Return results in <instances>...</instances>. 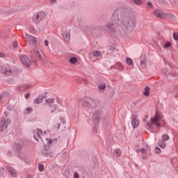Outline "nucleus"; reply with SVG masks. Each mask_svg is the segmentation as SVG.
<instances>
[{
	"label": "nucleus",
	"mask_w": 178,
	"mask_h": 178,
	"mask_svg": "<svg viewBox=\"0 0 178 178\" xmlns=\"http://www.w3.org/2000/svg\"><path fill=\"white\" fill-rule=\"evenodd\" d=\"M171 44L170 42H168L164 44L165 48H169L170 47Z\"/></svg>",
	"instance_id": "obj_39"
},
{
	"label": "nucleus",
	"mask_w": 178,
	"mask_h": 178,
	"mask_svg": "<svg viewBox=\"0 0 178 178\" xmlns=\"http://www.w3.org/2000/svg\"><path fill=\"white\" fill-rule=\"evenodd\" d=\"M115 156H120L122 152L119 149H115L113 152Z\"/></svg>",
	"instance_id": "obj_21"
},
{
	"label": "nucleus",
	"mask_w": 178,
	"mask_h": 178,
	"mask_svg": "<svg viewBox=\"0 0 178 178\" xmlns=\"http://www.w3.org/2000/svg\"><path fill=\"white\" fill-rule=\"evenodd\" d=\"M21 62L25 65L26 66V67H29V66H30V63H31V61H30V60L29 59L28 57H26V56H21Z\"/></svg>",
	"instance_id": "obj_13"
},
{
	"label": "nucleus",
	"mask_w": 178,
	"mask_h": 178,
	"mask_svg": "<svg viewBox=\"0 0 178 178\" xmlns=\"http://www.w3.org/2000/svg\"><path fill=\"white\" fill-rule=\"evenodd\" d=\"M62 119H63V118L60 117V120H62Z\"/></svg>",
	"instance_id": "obj_52"
},
{
	"label": "nucleus",
	"mask_w": 178,
	"mask_h": 178,
	"mask_svg": "<svg viewBox=\"0 0 178 178\" xmlns=\"http://www.w3.org/2000/svg\"><path fill=\"white\" fill-rule=\"evenodd\" d=\"M22 147H23V142L22 141L18 142V145L17 146V149L22 148Z\"/></svg>",
	"instance_id": "obj_33"
},
{
	"label": "nucleus",
	"mask_w": 178,
	"mask_h": 178,
	"mask_svg": "<svg viewBox=\"0 0 178 178\" xmlns=\"http://www.w3.org/2000/svg\"><path fill=\"white\" fill-rule=\"evenodd\" d=\"M177 97L178 98V95L177 96Z\"/></svg>",
	"instance_id": "obj_54"
},
{
	"label": "nucleus",
	"mask_w": 178,
	"mask_h": 178,
	"mask_svg": "<svg viewBox=\"0 0 178 178\" xmlns=\"http://www.w3.org/2000/svg\"><path fill=\"white\" fill-rule=\"evenodd\" d=\"M162 122L165 124V120H162V116L159 114V112H156L155 115L151 119V122L147 123V126L149 129H154V127H161Z\"/></svg>",
	"instance_id": "obj_3"
},
{
	"label": "nucleus",
	"mask_w": 178,
	"mask_h": 178,
	"mask_svg": "<svg viewBox=\"0 0 178 178\" xmlns=\"http://www.w3.org/2000/svg\"><path fill=\"white\" fill-rule=\"evenodd\" d=\"M63 35L64 40L65 41H69L70 40V35H69V34H65V35L63 34Z\"/></svg>",
	"instance_id": "obj_28"
},
{
	"label": "nucleus",
	"mask_w": 178,
	"mask_h": 178,
	"mask_svg": "<svg viewBox=\"0 0 178 178\" xmlns=\"http://www.w3.org/2000/svg\"><path fill=\"white\" fill-rule=\"evenodd\" d=\"M147 6L149 8H152V6H154L152 5V3H151V2H149V1H148V2L147 3Z\"/></svg>",
	"instance_id": "obj_40"
},
{
	"label": "nucleus",
	"mask_w": 178,
	"mask_h": 178,
	"mask_svg": "<svg viewBox=\"0 0 178 178\" xmlns=\"http://www.w3.org/2000/svg\"><path fill=\"white\" fill-rule=\"evenodd\" d=\"M105 88H106V86L104 83L99 85V90H105Z\"/></svg>",
	"instance_id": "obj_30"
},
{
	"label": "nucleus",
	"mask_w": 178,
	"mask_h": 178,
	"mask_svg": "<svg viewBox=\"0 0 178 178\" xmlns=\"http://www.w3.org/2000/svg\"><path fill=\"white\" fill-rule=\"evenodd\" d=\"M3 56H5V55L3 54V53L0 52V58H3Z\"/></svg>",
	"instance_id": "obj_45"
},
{
	"label": "nucleus",
	"mask_w": 178,
	"mask_h": 178,
	"mask_svg": "<svg viewBox=\"0 0 178 178\" xmlns=\"http://www.w3.org/2000/svg\"><path fill=\"white\" fill-rule=\"evenodd\" d=\"M11 155H12V153H10V152H8V156H10Z\"/></svg>",
	"instance_id": "obj_47"
},
{
	"label": "nucleus",
	"mask_w": 178,
	"mask_h": 178,
	"mask_svg": "<svg viewBox=\"0 0 178 178\" xmlns=\"http://www.w3.org/2000/svg\"><path fill=\"white\" fill-rule=\"evenodd\" d=\"M136 152L138 154H141L142 158L143 159H147V158L149 156V154L151 152V146L146 147V149L143 147L138 149H136Z\"/></svg>",
	"instance_id": "obj_6"
},
{
	"label": "nucleus",
	"mask_w": 178,
	"mask_h": 178,
	"mask_svg": "<svg viewBox=\"0 0 178 178\" xmlns=\"http://www.w3.org/2000/svg\"><path fill=\"white\" fill-rule=\"evenodd\" d=\"M154 15L156 17H159V19H166L167 17H173V14L166 13L163 12L162 10L156 9L154 11Z\"/></svg>",
	"instance_id": "obj_7"
},
{
	"label": "nucleus",
	"mask_w": 178,
	"mask_h": 178,
	"mask_svg": "<svg viewBox=\"0 0 178 178\" xmlns=\"http://www.w3.org/2000/svg\"><path fill=\"white\" fill-rule=\"evenodd\" d=\"M44 103L43 106H42V109H43V111H46V112H49L50 113H55V112L58 111V106L55 104V99L52 98L45 99L44 97H37L33 102L35 104H38L44 102Z\"/></svg>",
	"instance_id": "obj_1"
},
{
	"label": "nucleus",
	"mask_w": 178,
	"mask_h": 178,
	"mask_svg": "<svg viewBox=\"0 0 178 178\" xmlns=\"http://www.w3.org/2000/svg\"><path fill=\"white\" fill-rule=\"evenodd\" d=\"M115 27H116L115 25H111V26L109 27V29H110V30H111V31H115L116 30V28H115Z\"/></svg>",
	"instance_id": "obj_38"
},
{
	"label": "nucleus",
	"mask_w": 178,
	"mask_h": 178,
	"mask_svg": "<svg viewBox=\"0 0 178 178\" xmlns=\"http://www.w3.org/2000/svg\"><path fill=\"white\" fill-rule=\"evenodd\" d=\"M33 138L36 141H42L43 143L44 149L48 151L51 148V144H52V140L47 138L45 133L42 134V130L36 129L34 130Z\"/></svg>",
	"instance_id": "obj_2"
},
{
	"label": "nucleus",
	"mask_w": 178,
	"mask_h": 178,
	"mask_svg": "<svg viewBox=\"0 0 178 178\" xmlns=\"http://www.w3.org/2000/svg\"><path fill=\"white\" fill-rule=\"evenodd\" d=\"M170 137L168 136V134H163L162 136V141L165 142V141H168V140H169Z\"/></svg>",
	"instance_id": "obj_24"
},
{
	"label": "nucleus",
	"mask_w": 178,
	"mask_h": 178,
	"mask_svg": "<svg viewBox=\"0 0 178 178\" xmlns=\"http://www.w3.org/2000/svg\"><path fill=\"white\" fill-rule=\"evenodd\" d=\"M159 147H161V148H166V143L163 142H159L158 144Z\"/></svg>",
	"instance_id": "obj_23"
},
{
	"label": "nucleus",
	"mask_w": 178,
	"mask_h": 178,
	"mask_svg": "<svg viewBox=\"0 0 178 178\" xmlns=\"http://www.w3.org/2000/svg\"><path fill=\"white\" fill-rule=\"evenodd\" d=\"M33 52H34V54H35V55L38 58H41V54H40L41 49H40V48H38L37 47H34Z\"/></svg>",
	"instance_id": "obj_16"
},
{
	"label": "nucleus",
	"mask_w": 178,
	"mask_h": 178,
	"mask_svg": "<svg viewBox=\"0 0 178 178\" xmlns=\"http://www.w3.org/2000/svg\"><path fill=\"white\" fill-rule=\"evenodd\" d=\"M27 178H33V175H29Z\"/></svg>",
	"instance_id": "obj_48"
},
{
	"label": "nucleus",
	"mask_w": 178,
	"mask_h": 178,
	"mask_svg": "<svg viewBox=\"0 0 178 178\" xmlns=\"http://www.w3.org/2000/svg\"><path fill=\"white\" fill-rule=\"evenodd\" d=\"M10 119L8 118V117H1L0 127L2 130H6L8 128V126L10 124Z\"/></svg>",
	"instance_id": "obj_8"
},
{
	"label": "nucleus",
	"mask_w": 178,
	"mask_h": 178,
	"mask_svg": "<svg viewBox=\"0 0 178 178\" xmlns=\"http://www.w3.org/2000/svg\"><path fill=\"white\" fill-rule=\"evenodd\" d=\"M30 87H31V85H30V84L23 85L22 86V90H29V88H30Z\"/></svg>",
	"instance_id": "obj_32"
},
{
	"label": "nucleus",
	"mask_w": 178,
	"mask_h": 178,
	"mask_svg": "<svg viewBox=\"0 0 178 178\" xmlns=\"http://www.w3.org/2000/svg\"><path fill=\"white\" fill-rule=\"evenodd\" d=\"M133 1L134 3H136V5H143V0H133Z\"/></svg>",
	"instance_id": "obj_27"
},
{
	"label": "nucleus",
	"mask_w": 178,
	"mask_h": 178,
	"mask_svg": "<svg viewBox=\"0 0 178 178\" xmlns=\"http://www.w3.org/2000/svg\"><path fill=\"white\" fill-rule=\"evenodd\" d=\"M2 98H3V97L2 95H0V101L1 99H2Z\"/></svg>",
	"instance_id": "obj_50"
},
{
	"label": "nucleus",
	"mask_w": 178,
	"mask_h": 178,
	"mask_svg": "<svg viewBox=\"0 0 178 178\" xmlns=\"http://www.w3.org/2000/svg\"><path fill=\"white\" fill-rule=\"evenodd\" d=\"M25 98H26V99H29L30 98V93H26L25 95Z\"/></svg>",
	"instance_id": "obj_43"
},
{
	"label": "nucleus",
	"mask_w": 178,
	"mask_h": 178,
	"mask_svg": "<svg viewBox=\"0 0 178 178\" xmlns=\"http://www.w3.org/2000/svg\"><path fill=\"white\" fill-rule=\"evenodd\" d=\"M123 9H122V8H118L117 9H115V10L114 11V15L115 16H122V13Z\"/></svg>",
	"instance_id": "obj_18"
},
{
	"label": "nucleus",
	"mask_w": 178,
	"mask_h": 178,
	"mask_svg": "<svg viewBox=\"0 0 178 178\" xmlns=\"http://www.w3.org/2000/svg\"><path fill=\"white\" fill-rule=\"evenodd\" d=\"M70 62V63H72V65H74V63H77V58H76V57L71 58Z\"/></svg>",
	"instance_id": "obj_26"
},
{
	"label": "nucleus",
	"mask_w": 178,
	"mask_h": 178,
	"mask_svg": "<svg viewBox=\"0 0 178 178\" xmlns=\"http://www.w3.org/2000/svg\"><path fill=\"white\" fill-rule=\"evenodd\" d=\"M154 152L156 154H160L161 153V148L156 147L155 149H154Z\"/></svg>",
	"instance_id": "obj_36"
},
{
	"label": "nucleus",
	"mask_w": 178,
	"mask_h": 178,
	"mask_svg": "<svg viewBox=\"0 0 178 178\" xmlns=\"http://www.w3.org/2000/svg\"><path fill=\"white\" fill-rule=\"evenodd\" d=\"M31 112H33V107H26L24 111L25 114L31 113Z\"/></svg>",
	"instance_id": "obj_19"
},
{
	"label": "nucleus",
	"mask_w": 178,
	"mask_h": 178,
	"mask_svg": "<svg viewBox=\"0 0 178 178\" xmlns=\"http://www.w3.org/2000/svg\"><path fill=\"white\" fill-rule=\"evenodd\" d=\"M26 41L32 47L37 45V42H38V40H37L36 38H34V36L31 35H26Z\"/></svg>",
	"instance_id": "obj_11"
},
{
	"label": "nucleus",
	"mask_w": 178,
	"mask_h": 178,
	"mask_svg": "<svg viewBox=\"0 0 178 178\" xmlns=\"http://www.w3.org/2000/svg\"><path fill=\"white\" fill-rule=\"evenodd\" d=\"M44 45H45L46 47H48V45H49V42H48L47 40H44Z\"/></svg>",
	"instance_id": "obj_44"
},
{
	"label": "nucleus",
	"mask_w": 178,
	"mask_h": 178,
	"mask_svg": "<svg viewBox=\"0 0 178 178\" xmlns=\"http://www.w3.org/2000/svg\"><path fill=\"white\" fill-rule=\"evenodd\" d=\"M45 19V13L44 12H39L36 17L34 18L33 22L36 24H40V22H42Z\"/></svg>",
	"instance_id": "obj_10"
},
{
	"label": "nucleus",
	"mask_w": 178,
	"mask_h": 178,
	"mask_svg": "<svg viewBox=\"0 0 178 178\" xmlns=\"http://www.w3.org/2000/svg\"><path fill=\"white\" fill-rule=\"evenodd\" d=\"M60 129V123H58L57 125L54 127V130H59Z\"/></svg>",
	"instance_id": "obj_37"
},
{
	"label": "nucleus",
	"mask_w": 178,
	"mask_h": 178,
	"mask_svg": "<svg viewBox=\"0 0 178 178\" xmlns=\"http://www.w3.org/2000/svg\"><path fill=\"white\" fill-rule=\"evenodd\" d=\"M118 66H120V67H122V64H118Z\"/></svg>",
	"instance_id": "obj_51"
},
{
	"label": "nucleus",
	"mask_w": 178,
	"mask_h": 178,
	"mask_svg": "<svg viewBox=\"0 0 178 178\" xmlns=\"http://www.w3.org/2000/svg\"><path fill=\"white\" fill-rule=\"evenodd\" d=\"M13 47H14V48H17V42H14L13 43Z\"/></svg>",
	"instance_id": "obj_42"
},
{
	"label": "nucleus",
	"mask_w": 178,
	"mask_h": 178,
	"mask_svg": "<svg viewBox=\"0 0 178 178\" xmlns=\"http://www.w3.org/2000/svg\"><path fill=\"white\" fill-rule=\"evenodd\" d=\"M83 106L88 109H94L97 107V100L91 98H85L83 99Z\"/></svg>",
	"instance_id": "obj_4"
},
{
	"label": "nucleus",
	"mask_w": 178,
	"mask_h": 178,
	"mask_svg": "<svg viewBox=\"0 0 178 178\" xmlns=\"http://www.w3.org/2000/svg\"><path fill=\"white\" fill-rule=\"evenodd\" d=\"M93 56L95 57H98V56H101V51H95L94 53H93Z\"/></svg>",
	"instance_id": "obj_29"
},
{
	"label": "nucleus",
	"mask_w": 178,
	"mask_h": 178,
	"mask_svg": "<svg viewBox=\"0 0 178 178\" xmlns=\"http://www.w3.org/2000/svg\"><path fill=\"white\" fill-rule=\"evenodd\" d=\"M126 63H127V65H130V66H133L134 65L133 60H131V58H127L126 59Z\"/></svg>",
	"instance_id": "obj_22"
},
{
	"label": "nucleus",
	"mask_w": 178,
	"mask_h": 178,
	"mask_svg": "<svg viewBox=\"0 0 178 178\" xmlns=\"http://www.w3.org/2000/svg\"><path fill=\"white\" fill-rule=\"evenodd\" d=\"M140 67L145 69L147 67V64L144 61H140Z\"/></svg>",
	"instance_id": "obj_31"
},
{
	"label": "nucleus",
	"mask_w": 178,
	"mask_h": 178,
	"mask_svg": "<svg viewBox=\"0 0 178 178\" xmlns=\"http://www.w3.org/2000/svg\"><path fill=\"white\" fill-rule=\"evenodd\" d=\"M38 169H39L40 172H42L44 170V165L42 164H39Z\"/></svg>",
	"instance_id": "obj_35"
},
{
	"label": "nucleus",
	"mask_w": 178,
	"mask_h": 178,
	"mask_svg": "<svg viewBox=\"0 0 178 178\" xmlns=\"http://www.w3.org/2000/svg\"><path fill=\"white\" fill-rule=\"evenodd\" d=\"M143 122H146V120H143Z\"/></svg>",
	"instance_id": "obj_53"
},
{
	"label": "nucleus",
	"mask_w": 178,
	"mask_h": 178,
	"mask_svg": "<svg viewBox=\"0 0 178 178\" xmlns=\"http://www.w3.org/2000/svg\"><path fill=\"white\" fill-rule=\"evenodd\" d=\"M143 95H145V97H148L149 95V87L147 86L145 88V91L143 92Z\"/></svg>",
	"instance_id": "obj_20"
},
{
	"label": "nucleus",
	"mask_w": 178,
	"mask_h": 178,
	"mask_svg": "<svg viewBox=\"0 0 178 178\" xmlns=\"http://www.w3.org/2000/svg\"><path fill=\"white\" fill-rule=\"evenodd\" d=\"M19 158H20V159H23V158H24V156H22V157H20V156H19Z\"/></svg>",
	"instance_id": "obj_49"
},
{
	"label": "nucleus",
	"mask_w": 178,
	"mask_h": 178,
	"mask_svg": "<svg viewBox=\"0 0 178 178\" xmlns=\"http://www.w3.org/2000/svg\"><path fill=\"white\" fill-rule=\"evenodd\" d=\"M128 26L131 30H134L136 28L137 24V19L133 15H130L129 19H128Z\"/></svg>",
	"instance_id": "obj_9"
},
{
	"label": "nucleus",
	"mask_w": 178,
	"mask_h": 178,
	"mask_svg": "<svg viewBox=\"0 0 178 178\" xmlns=\"http://www.w3.org/2000/svg\"><path fill=\"white\" fill-rule=\"evenodd\" d=\"M5 175H6L5 168H3V167L0 168V176H5Z\"/></svg>",
	"instance_id": "obj_25"
},
{
	"label": "nucleus",
	"mask_w": 178,
	"mask_h": 178,
	"mask_svg": "<svg viewBox=\"0 0 178 178\" xmlns=\"http://www.w3.org/2000/svg\"><path fill=\"white\" fill-rule=\"evenodd\" d=\"M50 2L51 3H55V2H56V0H50Z\"/></svg>",
	"instance_id": "obj_46"
},
{
	"label": "nucleus",
	"mask_w": 178,
	"mask_h": 178,
	"mask_svg": "<svg viewBox=\"0 0 178 178\" xmlns=\"http://www.w3.org/2000/svg\"><path fill=\"white\" fill-rule=\"evenodd\" d=\"M1 72L2 74H6V76H13L15 74V67L8 65L2 66Z\"/></svg>",
	"instance_id": "obj_5"
},
{
	"label": "nucleus",
	"mask_w": 178,
	"mask_h": 178,
	"mask_svg": "<svg viewBox=\"0 0 178 178\" xmlns=\"http://www.w3.org/2000/svg\"><path fill=\"white\" fill-rule=\"evenodd\" d=\"M102 115V111H101L100 110H96L93 113V116L95 118V119H98V118H100Z\"/></svg>",
	"instance_id": "obj_17"
},
{
	"label": "nucleus",
	"mask_w": 178,
	"mask_h": 178,
	"mask_svg": "<svg viewBox=\"0 0 178 178\" xmlns=\"http://www.w3.org/2000/svg\"><path fill=\"white\" fill-rule=\"evenodd\" d=\"M131 118V126L134 127V129H137V127H138V124H140V121H138V119H137V115L134 114L132 115Z\"/></svg>",
	"instance_id": "obj_12"
},
{
	"label": "nucleus",
	"mask_w": 178,
	"mask_h": 178,
	"mask_svg": "<svg viewBox=\"0 0 178 178\" xmlns=\"http://www.w3.org/2000/svg\"><path fill=\"white\" fill-rule=\"evenodd\" d=\"M129 30L131 31V29H130V28L127 25L124 24V25H122V31H121L122 34L126 35V34L129 33Z\"/></svg>",
	"instance_id": "obj_15"
},
{
	"label": "nucleus",
	"mask_w": 178,
	"mask_h": 178,
	"mask_svg": "<svg viewBox=\"0 0 178 178\" xmlns=\"http://www.w3.org/2000/svg\"><path fill=\"white\" fill-rule=\"evenodd\" d=\"M6 168L8 170V172L10 173L11 176H13V177H17V172H16V170H15L13 168L9 165H8Z\"/></svg>",
	"instance_id": "obj_14"
},
{
	"label": "nucleus",
	"mask_w": 178,
	"mask_h": 178,
	"mask_svg": "<svg viewBox=\"0 0 178 178\" xmlns=\"http://www.w3.org/2000/svg\"><path fill=\"white\" fill-rule=\"evenodd\" d=\"M172 37L175 41H178V33H174L172 35Z\"/></svg>",
	"instance_id": "obj_34"
},
{
	"label": "nucleus",
	"mask_w": 178,
	"mask_h": 178,
	"mask_svg": "<svg viewBox=\"0 0 178 178\" xmlns=\"http://www.w3.org/2000/svg\"><path fill=\"white\" fill-rule=\"evenodd\" d=\"M79 177H80V175H79V173L75 172L74 174V178H79Z\"/></svg>",
	"instance_id": "obj_41"
}]
</instances>
